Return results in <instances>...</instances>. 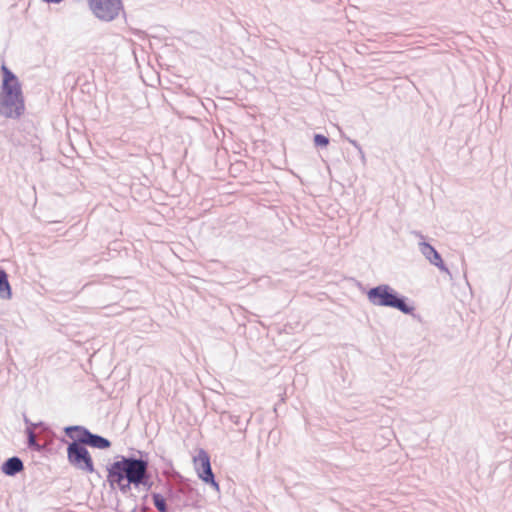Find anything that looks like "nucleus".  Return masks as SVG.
<instances>
[{
    "instance_id": "obj_1",
    "label": "nucleus",
    "mask_w": 512,
    "mask_h": 512,
    "mask_svg": "<svg viewBox=\"0 0 512 512\" xmlns=\"http://www.w3.org/2000/svg\"><path fill=\"white\" fill-rule=\"evenodd\" d=\"M107 480L111 487L117 485L122 493L130 490L131 485L150 487L148 461L142 458L121 456L108 468Z\"/></svg>"
},
{
    "instance_id": "obj_2",
    "label": "nucleus",
    "mask_w": 512,
    "mask_h": 512,
    "mask_svg": "<svg viewBox=\"0 0 512 512\" xmlns=\"http://www.w3.org/2000/svg\"><path fill=\"white\" fill-rule=\"evenodd\" d=\"M1 70L3 81L0 91V114L6 118H19L25 110L21 84L16 75L5 65Z\"/></svg>"
},
{
    "instance_id": "obj_3",
    "label": "nucleus",
    "mask_w": 512,
    "mask_h": 512,
    "mask_svg": "<svg viewBox=\"0 0 512 512\" xmlns=\"http://www.w3.org/2000/svg\"><path fill=\"white\" fill-rule=\"evenodd\" d=\"M368 301L375 306L392 307L398 309L404 314H411L414 310L409 306L404 297L387 284L378 285L369 289L367 292Z\"/></svg>"
},
{
    "instance_id": "obj_4",
    "label": "nucleus",
    "mask_w": 512,
    "mask_h": 512,
    "mask_svg": "<svg viewBox=\"0 0 512 512\" xmlns=\"http://www.w3.org/2000/svg\"><path fill=\"white\" fill-rule=\"evenodd\" d=\"M67 457L71 465L87 473L94 471L92 458L88 450L78 440L67 447Z\"/></svg>"
},
{
    "instance_id": "obj_5",
    "label": "nucleus",
    "mask_w": 512,
    "mask_h": 512,
    "mask_svg": "<svg viewBox=\"0 0 512 512\" xmlns=\"http://www.w3.org/2000/svg\"><path fill=\"white\" fill-rule=\"evenodd\" d=\"M92 13L102 21L114 20L122 10L121 0H87Z\"/></svg>"
},
{
    "instance_id": "obj_6",
    "label": "nucleus",
    "mask_w": 512,
    "mask_h": 512,
    "mask_svg": "<svg viewBox=\"0 0 512 512\" xmlns=\"http://www.w3.org/2000/svg\"><path fill=\"white\" fill-rule=\"evenodd\" d=\"M73 432H78L77 440L83 445H89L98 449H106L111 446V442L97 434L91 433L88 429L82 426H69L65 428V433L74 438Z\"/></svg>"
},
{
    "instance_id": "obj_7",
    "label": "nucleus",
    "mask_w": 512,
    "mask_h": 512,
    "mask_svg": "<svg viewBox=\"0 0 512 512\" xmlns=\"http://www.w3.org/2000/svg\"><path fill=\"white\" fill-rule=\"evenodd\" d=\"M193 463L198 477L206 484H210L216 491H219V484L215 481L208 453L201 449L197 456L193 458Z\"/></svg>"
},
{
    "instance_id": "obj_8",
    "label": "nucleus",
    "mask_w": 512,
    "mask_h": 512,
    "mask_svg": "<svg viewBox=\"0 0 512 512\" xmlns=\"http://www.w3.org/2000/svg\"><path fill=\"white\" fill-rule=\"evenodd\" d=\"M418 246L421 254L430 262V264L436 266L442 272L449 273V269L445 266L441 255L433 246L424 241L419 242Z\"/></svg>"
},
{
    "instance_id": "obj_9",
    "label": "nucleus",
    "mask_w": 512,
    "mask_h": 512,
    "mask_svg": "<svg viewBox=\"0 0 512 512\" xmlns=\"http://www.w3.org/2000/svg\"><path fill=\"white\" fill-rule=\"evenodd\" d=\"M2 472L7 476H14L24 469L22 460L19 457H11L2 464Z\"/></svg>"
},
{
    "instance_id": "obj_10",
    "label": "nucleus",
    "mask_w": 512,
    "mask_h": 512,
    "mask_svg": "<svg viewBox=\"0 0 512 512\" xmlns=\"http://www.w3.org/2000/svg\"><path fill=\"white\" fill-rule=\"evenodd\" d=\"M12 297L11 286L8 281L7 273L0 268V298L9 300Z\"/></svg>"
},
{
    "instance_id": "obj_11",
    "label": "nucleus",
    "mask_w": 512,
    "mask_h": 512,
    "mask_svg": "<svg viewBox=\"0 0 512 512\" xmlns=\"http://www.w3.org/2000/svg\"><path fill=\"white\" fill-rule=\"evenodd\" d=\"M24 421L29 425V427L26 429L29 447L40 450V445L38 444L36 434L34 433V429L37 428L39 424L31 423L27 417H24Z\"/></svg>"
},
{
    "instance_id": "obj_12",
    "label": "nucleus",
    "mask_w": 512,
    "mask_h": 512,
    "mask_svg": "<svg viewBox=\"0 0 512 512\" xmlns=\"http://www.w3.org/2000/svg\"><path fill=\"white\" fill-rule=\"evenodd\" d=\"M152 499L155 507L159 512H168L166 500L162 495L154 493L152 494Z\"/></svg>"
},
{
    "instance_id": "obj_13",
    "label": "nucleus",
    "mask_w": 512,
    "mask_h": 512,
    "mask_svg": "<svg viewBox=\"0 0 512 512\" xmlns=\"http://www.w3.org/2000/svg\"><path fill=\"white\" fill-rule=\"evenodd\" d=\"M314 143L316 146L326 147L329 144V139L322 134H316L314 136Z\"/></svg>"
},
{
    "instance_id": "obj_14",
    "label": "nucleus",
    "mask_w": 512,
    "mask_h": 512,
    "mask_svg": "<svg viewBox=\"0 0 512 512\" xmlns=\"http://www.w3.org/2000/svg\"><path fill=\"white\" fill-rule=\"evenodd\" d=\"M348 142L350 144H352V146H354L357 149L358 154H359L362 162L365 163V161H366L365 153H364L362 147L359 145V143L356 140H353V139H350V138L348 139Z\"/></svg>"
},
{
    "instance_id": "obj_15",
    "label": "nucleus",
    "mask_w": 512,
    "mask_h": 512,
    "mask_svg": "<svg viewBox=\"0 0 512 512\" xmlns=\"http://www.w3.org/2000/svg\"><path fill=\"white\" fill-rule=\"evenodd\" d=\"M231 418H232V421H233L235 424H238L239 416H233V417H231Z\"/></svg>"
}]
</instances>
